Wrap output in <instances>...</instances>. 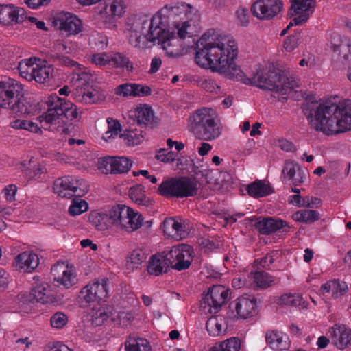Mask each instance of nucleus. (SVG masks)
I'll return each mask as SVG.
<instances>
[{"label":"nucleus","instance_id":"obj_1","mask_svg":"<svg viewBox=\"0 0 351 351\" xmlns=\"http://www.w3.org/2000/svg\"><path fill=\"white\" fill-rule=\"evenodd\" d=\"M195 60L199 66L218 72L229 79H237L245 84H250L263 90L287 95L298 82L288 77L283 71L274 66L267 71H257L252 77H245L241 68L234 60L238 55V48L234 40L221 36L215 29L206 32L196 43Z\"/></svg>","mask_w":351,"mask_h":351},{"label":"nucleus","instance_id":"obj_2","mask_svg":"<svg viewBox=\"0 0 351 351\" xmlns=\"http://www.w3.org/2000/svg\"><path fill=\"white\" fill-rule=\"evenodd\" d=\"M304 114L315 130L326 135L337 134L351 130V100L338 104H318L317 101L304 104Z\"/></svg>","mask_w":351,"mask_h":351},{"label":"nucleus","instance_id":"obj_3","mask_svg":"<svg viewBox=\"0 0 351 351\" xmlns=\"http://www.w3.org/2000/svg\"><path fill=\"white\" fill-rule=\"evenodd\" d=\"M156 17L161 29L165 31L178 29L180 38H186V28L191 22L198 19L196 10L189 4L184 2H173L166 5L158 12Z\"/></svg>","mask_w":351,"mask_h":351},{"label":"nucleus","instance_id":"obj_4","mask_svg":"<svg viewBox=\"0 0 351 351\" xmlns=\"http://www.w3.org/2000/svg\"><path fill=\"white\" fill-rule=\"evenodd\" d=\"M189 128L197 138L212 141L221 134L220 128L215 121L213 110L202 108L197 110L189 119Z\"/></svg>","mask_w":351,"mask_h":351},{"label":"nucleus","instance_id":"obj_5","mask_svg":"<svg viewBox=\"0 0 351 351\" xmlns=\"http://www.w3.org/2000/svg\"><path fill=\"white\" fill-rule=\"evenodd\" d=\"M47 111L38 119L45 125L52 124L59 118L63 123L66 120L73 121L77 118V107L69 101L59 97L56 94L49 95L46 100Z\"/></svg>","mask_w":351,"mask_h":351},{"label":"nucleus","instance_id":"obj_6","mask_svg":"<svg viewBox=\"0 0 351 351\" xmlns=\"http://www.w3.org/2000/svg\"><path fill=\"white\" fill-rule=\"evenodd\" d=\"M197 181L195 178L181 177L163 181L158 188V193L166 197H188L197 193Z\"/></svg>","mask_w":351,"mask_h":351},{"label":"nucleus","instance_id":"obj_7","mask_svg":"<svg viewBox=\"0 0 351 351\" xmlns=\"http://www.w3.org/2000/svg\"><path fill=\"white\" fill-rule=\"evenodd\" d=\"M158 18L156 16L152 17L151 21L147 16L134 15L128 19L129 31H134L143 35V48H149L154 45L156 36L162 33L158 22Z\"/></svg>","mask_w":351,"mask_h":351},{"label":"nucleus","instance_id":"obj_8","mask_svg":"<svg viewBox=\"0 0 351 351\" xmlns=\"http://www.w3.org/2000/svg\"><path fill=\"white\" fill-rule=\"evenodd\" d=\"M53 189L58 196L71 198L73 196H84L89 191V186L83 179L68 176L56 179Z\"/></svg>","mask_w":351,"mask_h":351},{"label":"nucleus","instance_id":"obj_9","mask_svg":"<svg viewBox=\"0 0 351 351\" xmlns=\"http://www.w3.org/2000/svg\"><path fill=\"white\" fill-rule=\"evenodd\" d=\"M161 253L168 267H171L178 271L188 269L193 261V249L188 245L173 246L168 251Z\"/></svg>","mask_w":351,"mask_h":351},{"label":"nucleus","instance_id":"obj_10","mask_svg":"<svg viewBox=\"0 0 351 351\" xmlns=\"http://www.w3.org/2000/svg\"><path fill=\"white\" fill-rule=\"evenodd\" d=\"M229 297V289L221 285H214L209 288L207 293L201 300L200 308L204 310L209 308L208 311L210 313H217Z\"/></svg>","mask_w":351,"mask_h":351},{"label":"nucleus","instance_id":"obj_11","mask_svg":"<svg viewBox=\"0 0 351 351\" xmlns=\"http://www.w3.org/2000/svg\"><path fill=\"white\" fill-rule=\"evenodd\" d=\"M280 0H257L251 6L252 14L261 20H270L282 8Z\"/></svg>","mask_w":351,"mask_h":351},{"label":"nucleus","instance_id":"obj_12","mask_svg":"<svg viewBox=\"0 0 351 351\" xmlns=\"http://www.w3.org/2000/svg\"><path fill=\"white\" fill-rule=\"evenodd\" d=\"M132 161L125 156H107L99 162V169L105 173L121 174L130 171Z\"/></svg>","mask_w":351,"mask_h":351},{"label":"nucleus","instance_id":"obj_13","mask_svg":"<svg viewBox=\"0 0 351 351\" xmlns=\"http://www.w3.org/2000/svg\"><path fill=\"white\" fill-rule=\"evenodd\" d=\"M108 279H102L101 282L88 284L80 292L79 298L87 304L104 300L108 297Z\"/></svg>","mask_w":351,"mask_h":351},{"label":"nucleus","instance_id":"obj_14","mask_svg":"<svg viewBox=\"0 0 351 351\" xmlns=\"http://www.w3.org/2000/svg\"><path fill=\"white\" fill-rule=\"evenodd\" d=\"M23 86L13 79L0 82V107L10 108L16 98L21 95Z\"/></svg>","mask_w":351,"mask_h":351},{"label":"nucleus","instance_id":"obj_15","mask_svg":"<svg viewBox=\"0 0 351 351\" xmlns=\"http://www.w3.org/2000/svg\"><path fill=\"white\" fill-rule=\"evenodd\" d=\"M53 23L55 27L60 30L65 31L69 35H76L82 29V21L76 15L70 12L57 13L53 17Z\"/></svg>","mask_w":351,"mask_h":351},{"label":"nucleus","instance_id":"obj_16","mask_svg":"<svg viewBox=\"0 0 351 351\" xmlns=\"http://www.w3.org/2000/svg\"><path fill=\"white\" fill-rule=\"evenodd\" d=\"M90 75L86 73H82L77 79L79 82L80 88L77 89L78 97H82V101L85 103L95 104L103 101L105 98L104 95L99 89H96L90 86L88 80Z\"/></svg>","mask_w":351,"mask_h":351},{"label":"nucleus","instance_id":"obj_17","mask_svg":"<svg viewBox=\"0 0 351 351\" xmlns=\"http://www.w3.org/2000/svg\"><path fill=\"white\" fill-rule=\"evenodd\" d=\"M21 299L23 303L40 302L47 304L53 302V295L47 283H42L33 287L31 291L27 295H23Z\"/></svg>","mask_w":351,"mask_h":351},{"label":"nucleus","instance_id":"obj_18","mask_svg":"<svg viewBox=\"0 0 351 351\" xmlns=\"http://www.w3.org/2000/svg\"><path fill=\"white\" fill-rule=\"evenodd\" d=\"M38 106V101H31L29 99L24 97L23 91H22L21 95L16 98L10 109L13 114L17 116L31 115L38 112L40 110Z\"/></svg>","mask_w":351,"mask_h":351},{"label":"nucleus","instance_id":"obj_19","mask_svg":"<svg viewBox=\"0 0 351 351\" xmlns=\"http://www.w3.org/2000/svg\"><path fill=\"white\" fill-rule=\"evenodd\" d=\"M254 226L261 234L265 235L270 234L283 228H290L286 221L269 217H259L256 219Z\"/></svg>","mask_w":351,"mask_h":351},{"label":"nucleus","instance_id":"obj_20","mask_svg":"<svg viewBox=\"0 0 351 351\" xmlns=\"http://www.w3.org/2000/svg\"><path fill=\"white\" fill-rule=\"evenodd\" d=\"M51 271L53 281L58 283V286L62 285L68 289L75 285L78 280L76 275L63 264L54 265Z\"/></svg>","mask_w":351,"mask_h":351},{"label":"nucleus","instance_id":"obj_21","mask_svg":"<svg viewBox=\"0 0 351 351\" xmlns=\"http://www.w3.org/2000/svg\"><path fill=\"white\" fill-rule=\"evenodd\" d=\"M159 34L156 36L154 45L156 43L161 45L167 56L176 58L182 55L180 49L171 47L173 42L176 40L175 31H165L163 29L162 33L160 32Z\"/></svg>","mask_w":351,"mask_h":351},{"label":"nucleus","instance_id":"obj_22","mask_svg":"<svg viewBox=\"0 0 351 351\" xmlns=\"http://www.w3.org/2000/svg\"><path fill=\"white\" fill-rule=\"evenodd\" d=\"M233 308L237 312L235 317L247 319L256 313V299L254 297L251 299L245 297L239 298Z\"/></svg>","mask_w":351,"mask_h":351},{"label":"nucleus","instance_id":"obj_23","mask_svg":"<svg viewBox=\"0 0 351 351\" xmlns=\"http://www.w3.org/2000/svg\"><path fill=\"white\" fill-rule=\"evenodd\" d=\"M331 45L333 52L339 59L348 60L350 56L351 41L347 37L339 34L332 36Z\"/></svg>","mask_w":351,"mask_h":351},{"label":"nucleus","instance_id":"obj_24","mask_svg":"<svg viewBox=\"0 0 351 351\" xmlns=\"http://www.w3.org/2000/svg\"><path fill=\"white\" fill-rule=\"evenodd\" d=\"M329 334L333 343L341 350L345 348L351 341V330L347 328L345 325L335 324L329 330Z\"/></svg>","mask_w":351,"mask_h":351},{"label":"nucleus","instance_id":"obj_25","mask_svg":"<svg viewBox=\"0 0 351 351\" xmlns=\"http://www.w3.org/2000/svg\"><path fill=\"white\" fill-rule=\"evenodd\" d=\"M265 339L267 343L273 350L281 351L289 348V338L280 332L276 330L269 331L266 333Z\"/></svg>","mask_w":351,"mask_h":351},{"label":"nucleus","instance_id":"obj_26","mask_svg":"<svg viewBox=\"0 0 351 351\" xmlns=\"http://www.w3.org/2000/svg\"><path fill=\"white\" fill-rule=\"evenodd\" d=\"M38 260L36 254L24 252L15 258L14 265L19 269H24L25 271L30 272L38 267Z\"/></svg>","mask_w":351,"mask_h":351},{"label":"nucleus","instance_id":"obj_27","mask_svg":"<svg viewBox=\"0 0 351 351\" xmlns=\"http://www.w3.org/2000/svg\"><path fill=\"white\" fill-rule=\"evenodd\" d=\"M128 212H132V208L123 204H117L113 206L108 213L111 226H115L123 228L124 221L127 219Z\"/></svg>","mask_w":351,"mask_h":351},{"label":"nucleus","instance_id":"obj_28","mask_svg":"<svg viewBox=\"0 0 351 351\" xmlns=\"http://www.w3.org/2000/svg\"><path fill=\"white\" fill-rule=\"evenodd\" d=\"M55 49L57 51H51L47 55L49 61L57 64L70 67L77 64L76 62L71 60L69 57L60 54V53H62L67 49V47L65 45L62 43H58L56 45Z\"/></svg>","mask_w":351,"mask_h":351},{"label":"nucleus","instance_id":"obj_29","mask_svg":"<svg viewBox=\"0 0 351 351\" xmlns=\"http://www.w3.org/2000/svg\"><path fill=\"white\" fill-rule=\"evenodd\" d=\"M248 195L254 198H259L269 195L273 193V189L269 184L265 181L256 180L247 185L246 188Z\"/></svg>","mask_w":351,"mask_h":351},{"label":"nucleus","instance_id":"obj_30","mask_svg":"<svg viewBox=\"0 0 351 351\" xmlns=\"http://www.w3.org/2000/svg\"><path fill=\"white\" fill-rule=\"evenodd\" d=\"M316 2L313 0H292L288 12V16L291 18L302 13H313L311 8L315 7Z\"/></svg>","mask_w":351,"mask_h":351},{"label":"nucleus","instance_id":"obj_31","mask_svg":"<svg viewBox=\"0 0 351 351\" xmlns=\"http://www.w3.org/2000/svg\"><path fill=\"white\" fill-rule=\"evenodd\" d=\"M169 267L162 258V253L152 255L149 261L147 271L149 274L159 276L167 273Z\"/></svg>","mask_w":351,"mask_h":351},{"label":"nucleus","instance_id":"obj_32","mask_svg":"<svg viewBox=\"0 0 351 351\" xmlns=\"http://www.w3.org/2000/svg\"><path fill=\"white\" fill-rule=\"evenodd\" d=\"M110 2L99 10V13L102 17H120L123 11V7L120 0H108Z\"/></svg>","mask_w":351,"mask_h":351},{"label":"nucleus","instance_id":"obj_33","mask_svg":"<svg viewBox=\"0 0 351 351\" xmlns=\"http://www.w3.org/2000/svg\"><path fill=\"white\" fill-rule=\"evenodd\" d=\"M35 68V77H34V80L36 82L51 84L53 82L54 69L51 65L40 66L36 64Z\"/></svg>","mask_w":351,"mask_h":351},{"label":"nucleus","instance_id":"obj_34","mask_svg":"<svg viewBox=\"0 0 351 351\" xmlns=\"http://www.w3.org/2000/svg\"><path fill=\"white\" fill-rule=\"evenodd\" d=\"M36 60H40L36 58H31L21 60L18 65V70L20 75L29 81H32L35 77V64Z\"/></svg>","mask_w":351,"mask_h":351},{"label":"nucleus","instance_id":"obj_35","mask_svg":"<svg viewBox=\"0 0 351 351\" xmlns=\"http://www.w3.org/2000/svg\"><path fill=\"white\" fill-rule=\"evenodd\" d=\"M136 119L138 124L151 125L152 128L156 125L158 123L155 119L152 108L146 104L137 109Z\"/></svg>","mask_w":351,"mask_h":351},{"label":"nucleus","instance_id":"obj_36","mask_svg":"<svg viewBox=\"0 0 351 351\" xmlns=\"http://www.w3.org/2000/svg\"><path fill=\"white\" fill-rule=\"evenodd\" d=\"M250 275L258 287L267 289L275 284L274 278L262 270L251 271Z\"/></svg>","mask_w":351,"mask_h":351},{"label":"nucleus","instance_id":"obj_37","mask_svg":"<svg viewBox=\"0 0 351 351\" xmlns=\"http://www.w3.org/2000/svg\"><path fill=\"white\" fill-rule=\"evenodd\" d=\"M125 351H152L149 341L143 338L130 337L125 342Z\"/></svg>","mask_w":351,"mask_h":351},{"label":"nucleus","instance_id":"obj_38","mask_svg":"<svg viewBox=\"0 0 351 351\" xmlns=\"http://www.w3.org/2000/svg\"><path fill=\"white\" fill-rule=\"evenodd\" d=\"M241 341L238 337H230L223 341L216 343L209 351H239Z\"/></svg>","mask_w":351,"mask_h":351},{"label":"nucleus","instance_id":"obj_39","mask_svg":"<svg viewBox=\"0 0 351 351\" xmlns=\"http://www.w3.org/2000/svg\"><path fill=\"white\" fill-rule=\"evenodd\" d=\"M126 219L123 229L128 232L136 230L143 225V217L142 215L134 212L133 209H132V212H128V216H126Z\"/></svg>","mask_w":351,"mask_h":351},{"label":"nucleus","instance_id":"obj_40","mask_svg":"<svg viewBox=\"0 0 351 351\" xmlns=\"http://www.w3.org/2000/svg\"><path fill=\"white\" fill-rule=\"evenodd\" d=\"M88 220L99 230H104L111 226L108 213H91L89 215Z\"/></svg>","mask_w":351,"mask_h":351},{"label":"nucleus","instance_id":"obj_41","mask_svg":"<svg viewBox=\"0 0 351 351\" xmlns=\"http://www.w3.org/2000/svg\"><path fill=\"white\" fill-rule=\"evenodd\" d=\"M319 213L313 210H302L294 213L293 220L305 223H312L319 219Z\"/></svg>","mask_w":351,"mask_h":351},{"label":"nucleus","instance_id":"obj_42","mask_svg":"<svg viewBox=\"0 0 351 351\" xmlns=\"http://www.w3.org/2000/svg\"><path fill=\"white\" fill-rule=\"evenodd\" d=\"M110 62L117 68L125 69L128 72L132 73L134 70L133 63L130 60L129 58L123 53H115L110 58Z\"/></svg>","mask_w":351,"mask_h":351},{"label":"nucleus","instance_id":"obj_43","mask_svg":"<svg viewBox=\"0 0 351 351\" xmlns=\"http://www.w3.org/2000/svg\"><path fill=\"white\" fill-rule=\"evenodd\" d=\"M221 321L222 317L220 315L212 316L207 320L206 324V328L210 336L216 337L221 333Z\"/></svg>","mask_w":351,"mask_h":351},{"label":"nucleus","instance_id":"obj_44","mask_svg":"<svg viewBox=\"0 0 351 351\" xmlns=\"http://www.w3.org/2000/svg\"><path fill=\"white\" fill-rule=\"evenodd\" d=\"M14 8L10 5L2 6L0 5V23L3 25H12L14 24Z\"/></svg>","mask_w":351,"mask_h":351},{"label":"nucleus","instance_id":"obj_45","mask_svg":"<svg viewBox=\"0 0 351 351\" xmlns=\"http://www.w3.org/2000/svg\"><path fill=\"white\" fill-rule=\"evenodd\" d=\"M119 136L124 140H127L126 143L129 146H134L139 144L141 143V138H143L142 131L140 134H138L136 129L134 130H125L123 133L120 134Z\"/></svg>","mask_w":351,"mask_h":351},{"label":"nucleus","instance_id":"obj_46","mask_svg":"<svg viewBox=\"0 0 351 351\" xmlns=\"http://www.w3.org/2000/svg\"><path fill=\"white\" fill-rule=\"evenodd\" d=\"M147 257V254L141 248L134 249L127 256V263L134 265H140L144 262Z\"/></svg>","mask_w":351,"mask_h":351},{"label":"nucleus","instance_id":"obj_47","mask_svg":"<svg viewBox=\"0 0 351 351\" xmlns=\"http://www.w3.org/2000/svg\"><path fill=\"white\" fill-rule=\"evenodd\" d=\"M88 208V204L85 200L73 199L72 204L69 208V213L71 215L75 216L80 215L84 212H86Z\"/></svg>","mask_w":351,"mask_h":351},{"label":"nucleus","instance_id":"obj_48","mask_svg":"<svg viewBox=\"0 0 351 351\" xmlns=\"http://www.w3.org/2000/svg\"><path fill=\"white\" fill-rule=\"evenodd\" d=\"M302 298L300 295L284 294L280 297L278 301L279 305H287L298 306L301 304Z\"/></svg>","mask_w":351,"mask_h":351},{"label":"nucleus","instance_id":"obj_49","mask_svg":"<svg viewBox=\"0 0 351 351\" xmlns=\"http://www.w3.org/2000/svg\"><path fill=\"white\" fill-rule=\"evenodd\" d=\"M108 130L105 132L104 138L108 141L113 135H117L118 132L121 130V126L120 123L117 120H114L112 118H108L107 119Z\"/></svg>","mask_w":351,"mask_h":351},{"label":"nucleus","instance_id":"obj_50","mask_svg":"<svg viewBox=\"0 0 351 351\" xmlns=\"http://www.w3.org/2000/svg\"><path fill=\"white\" fill-rule=\"evenodd\" d=\"M300 38L301 33L300 32L289 36L284 41L285 50L289 52L293 51L298 46Z\"/></svg>","mask_w":351,"mask_h":351},{"label":"nucleus","instance_id":"obj_51","mask_svg":"<svg viewBox=\"0 0 351 351\" xmlns=\"http://www.w3.org/2000/svg\"><path fill=\"white\" fill-rule=\"evenodd\" d=\"M133 87V83H125L121 84L115 88V94L123 96V97H135V92Z\"/></svg>","mask_w":351,"mask_h":351},{"label":"nucleus","instance_id":"obj_52","mask_svg":"<svg viewBox=\"0 0 351 351\" xmlns=\"http://www.w3.org/2000/svg\"><path fill=\"white\" fill-rule=\"evenodd\" d=\"M298 167H301L297 163H294L292 161H286L282 173L285 178L287 177L289 180H292L296 173L298 172Z\"/></svg>","mask_w":351,"mask_h":351},{"label":"nucleus","instance_id":"obj_53","mask_svg":"<svg viewBox=\"0 0 351 351\" xmlns=\"http://www.w3.org/2000/svg\"><path fill=\"white\" fill-rule=\"evenodd\" d=\"M347 291L348 286L345 282L340 281L339 279L333 280L332 297L334 298L343 295Z\"/></svg>","mask_w":351,"mask_h":351},{"label":"nucleus","instance_id":"obj_54","mask_svg":"<svg viewBox=\"0 0 351 351\" xmlns=\"http://www.w3.org/2000/svg\"><path fill=\"white\" fill-rule=\"evenodd\" d=\"M108 314L101 309H99L92 315V325L95 327L101 326L108 319Z\"/></svg>","mask_w":351,"mask_h":351},{"label":"nucleus","instance_id":"obj_55","mask_svg":"<svg viewBox=\"0 0 351 351\" xmlns=\"http://www.w3.org/2000/svg\"><path fill=\"white\" fill-rule=\"evenodd\" d=\"M67 317L61 312H57L50 319L51 325L53 328H60L67 323Z\"/></svg>","mask_w":351,"mask_h":351},{"label":"nucleus","instance_id":"obj_56","mask_svg":"<svg viewBox=\"0 0 351 351\" xmlns=\"http://www.w3.org/2000/svg\"><path fill=\"white\" fill-rule=\"evenodd\" d=\"M167 150L165 149H161L159 151V154L156 156V158L163 162H171L176 160V157L178 156V153L173 152L172 151H169L167 153H165Z\"/></svg>","mask_w":351,"mask_h":351},{"label":"nucleus","instance_id":"obj_57","mask_svg":"<svg viewBox=\"0 0 351 351\" xmlns=\"http://www.w3.org/2000/svg\"><path fill=\"white\" fill-rule=\"evenodd\" d=\"M144 186L142 184H136L130 189L129 195L131 199L136 202L144 195Z\"/></svg>","mask_w":351,"mask_h":351},{"label":"nucleus","instance_id":"obj_58","mask_svg":"<svg viewBox=\"0 0 351 351\" xmlns=\"http://www.w3.org/2000/svg\"><path fill=\"white\" fill-rule=\"evenodd\" d=\"M129 43L134 47L144 49L143 35L134 31H130Z\"/></svg>","mask_w":351,"mask_h":351},{"label":"nucleus","instance_id":"obj_59","mask_svg":"<svg viewBox=\"0 0 351 351\" xmlns=\"http://www.w3.org/2000/svg\"><path fill=\"white\" fill-rule=\"evenodd\" d=\"M236 15L240 25L243 27L248 25L250 21L247 9L244 8H239L236 12Z\"/></svg>","mask_w":351,"mask_h":351},{"label":"nucleus","instance_id":"obj_60","mask_svg":"<svg viewBox=\"0 0 351 351\" xmlns=\"http://www.w3.org/2000/svg\"><path fill=\"white\" fill-rule=\"evenodd\" d=\"M133 87L135 92V97H146L152 94V89L149 86L133 83Z\"/></svg>","mask_w":351,"mask_h":351},{"label":"nucleus","instance_id":"obj_61","mask_svg":"<svg viewBox=\"0 0 351 351\" xmlns=\"http://www.w3.org/2000/svg\"><path fill=\"white\" fill-rule=\"evenodd\" d=\"M298 16L293 18L289 24L288 28H291L293 25H302L305 23L310 17V13H302L298 14Z\"/></svg>","mask_w":351,"mask_h":351},{"label":"nucleus","instance_id":"obj_62","mask_svg":"<svg viewBox=\"0 0 351 351\" xmlns=\"http://www.w3.org/2000/svg\"><path fill=\"white\" fill-rule=\"evenodd\" d=\"M308 199L304 197H302L300 195H293L289 196V203L301 207L302 205H308Z\"/></svg>","mask_w":351,"mask_h":351},{"label":"nucleus","instance_id":"obj_63","mask_svg":"<svg viewBox=\"0 0 351 351\" xmlns=\"http://www.w3.org/2000/svg\"><path fill=\"white\" fill-rule=\"evenodd\" d=\"M202 87L207 92L213 93L219 90L220 87L213 80H205L202 83Z\"/></svg>","mask_w":351,"mask_h":351},{"label":"nucleus","instance_id":"obj_64","mask_svg":"<svg viewBox=\"0 0 351 351\" xmlns=\"http://www.w3.org/2000/svg\"><path fill=\"white\" fill-rule=\"evenodd\" d=\"M173 219H166L162 223V229L164 234L169 237L173 238L175 234L173 233Z\"/></svg>","mask_w":351,"mask_h":351}]
</instances>
